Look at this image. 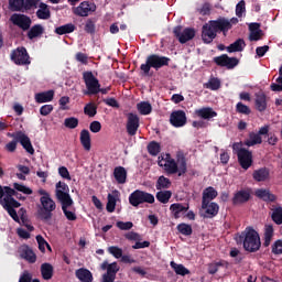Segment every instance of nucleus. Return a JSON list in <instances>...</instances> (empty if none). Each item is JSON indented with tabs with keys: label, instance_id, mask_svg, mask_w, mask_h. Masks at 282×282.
Returning a JSON list of instances; mask_svg holds the SVG:
<instances>
[{
	"label": "nucleus",
	"instance_id": "obj_1",
	"mask_svg": "<svg viewBox=\"0 0 282 282\" xmlns=\"http://www.w3.org/2000/svg\"><path fill=\"white\" fill-rule=\"evenodd\" d=\"M14 197H17V199H21L22 202H25V196L21 195L14 188L0 185V204L11 217V219L19 224V214H17V209L14 208H21V203L14 199Z\"/></svg>",
	"mask_w": 282,
	"mask_h": 282
},
{
	"label": "nucleus",
	"instance_id": "obj_2",
	"mask_svg": "<svg viewBox=\"0 0 282 282\" xmlns=\"http://www.w3.org/2000/svg\"><path fill=\"white\" fill-rule=\"evenodd\" d=\"M229 30H231V25L227 18L219 17L217 20H209L202 28V41L205 45H210L220 32L224 36H228Z\"/></svg>",
	"mask_w": 282,
	"mask_h": 282
},
{
	"label": "nucleus",
	"instance_id": "obj_3",
	"mask_svg": "<svg viewBox=\"0 0 282 282\" xmlns=\"http://www.w3.org/2000/svg\"><path fill=\"white\" fill-rule=\"evenodd\" d=\"M158 164L164 169L165 173L169 175H175L177 173L178 177L186 175V172L188 171L186 156H184L183 153L176 155V161L171 158V154H166L165 159L164 156H159Z\"/></svg>",
	"mask_w": 282,
	"mask_h": 282
},
{
	"label": "nucleus",
	"instance_id": "obj_4",
	"mask_svg": "<svg viewBox=\"0 0 282 282\" xmlns=\"http://www.w3.org/2000/svg\"><path fill=\"white\" fill-rule=\"evenodd\" d=\"M238 243H242L247 252H258L261 248L259 232L252 227H247L237 238Z\"/></svg>",
	"mask_w": 282,
	"mask_h": 282
},
{
	"label": "nucleus",
	"instance_id": "obj_5",
	"mask_svg": "<svg viewBox=\"0 0 282 282\" xmlns=\"http://www.w3.org/2000/svg\"><path fill=\"white\" fill-rule=\"evenodd\" d=\"M170 63L171 58L167 56L150 54L147 56L145 63L140 66L142 76H149L151 69H155V72H158L159 69H162V67H169Z\"/></svg>",
	"mask_w": 282,
	"mask_h": 282
},
{
	"label": "nucleus",
	"instance_id": "obj_6",
	"mask_svg": "<svg viewBox=\"0 0 282 282\" xmlns=\"http://www.w3.org/2000/svg\"><path fill=\"white\" fill-rule=\"evenodd\" d=\"M40 202L41 207L37 209V217L42 221H50V219H52V213L56 210V202H54L51 196L41 197Z\"/></svg>",
	"mask_w": 282,
	"mask_h": 282
},
{
	"label": "nucleus",
	"instance_id": "obj_7",
	"mask_svg": "<svg viewBox=\"0 0 282 282\" xmlns=\"http://www.w3.org/2000/svg\"><path fill=\"white\" fill-rule=\"evenodd\" d=\"M129 204L138 208L140 204H155V196L145 191L135 189L129 195Z\"/></svg>",
	"mask_w": 282,
	"mask_h": 282
},
{
	"label": "nucleus",
	"instance_id": "obj_8",
	"mask_svg": "<svg viewBox=\"0 0 282 282\" xmlns=\"http://www.w3.org/2000/svg\"><path fill=\"white\" fill-rule=\"evenodd\" d=\"M83 80L86 86V90H84V96H96L100 94V82L96 76H94L93 72H84Z\"/></svg>",
	"mask_w": 282,
	"mask_h": 282
},
{
	"label": "nucleus",
	"instance_id": "obj_9",
	"mask_svg": "<svg viewBox=\"0 0 282 282\" xmlns=\"http://www.w3.org/2000/svg\"><path fill=\"white\" fill-rule=\"evenodd\" d=\"M10 21L14 25H17V28L22 30V32H28V30L32 28V19L29 15L23 13H13L10 17Z\"/></svg>",
	"mask_w": 282,
	"mask_h": 282
},
{
	"label": "nucleus",
	"instance_id": "obj_10",
	"mask_svg": "<svg viewBox=\"0 0 282 282\" xmlns=\"http://www.w3.org/2000/svg\"><path fill=\"white\" fill-rule=\"evenodd\" d=\"M11 61L15 65H30L32 62L30 61V54H28V50L25 47H18L15 51L11 53Z\"/></svg>",
	"mask_w": 282,
	"mask_h": 282
},
{
	"label": "nucleus",
	"instance_id": "obj_11",
	"mask_svg": "<svg viewBox=\"0 0 282 282\" xmlns=\"http://www.w3.org/2000/svg\"><path fill=\"white\" fill-rule=\"evenodd\" d=\"M55 196L61 202V204L72 202V196L69 195V185L65 182H58L55 185Z\"/></svg>",
	"mask_w": 282,
	"mask_h": 282
},
{
	"label": "nucleus",
	"instance_id": "obj_12",
	"mask_svg": "<svg viewBox=\"0 0 282 282\" xmlns=\"http://www.w3.org/2000/svg\"><path fill=\"white\" fill-rule=\"evenodd\" d=\"M213 61L218 67H226L227 69H235L239 65V58L230 57L228 54L216 56Z\"/></svg>",
	"mask_w": 282,
	"mask_h": 282
},
{
	"label": "nucleus",
	"instance_id": "obj_13",
	"mask_svg": "<svg viewBox=\"0 0 282 282\" xmlns=\"http://www.w3.org/2000/svg\"><path fill=\"white\" fill-rule=\"evenodd\" d=\"M173 33L182 44L188 43V41H193V39H195V29L187 28L182 32V25H177L174 28Z\"/></svg>",
	"mask_w": 282,
	"mask_h": 282
},
{
	"label": "nucleus",
	"instance_id": "obj_14",
	"mask_svg": "<svg viewBox=\"0 0 282 282\" xmlns=\"http://www.w3.org/2000/svg\"><path fill=\"white\" fill-rule=\"evenodd\" d=\"M128 135H135L138 133V129H140V117L135 113H128V121L126 124Z\"/></svg>",
	"mask_w": 282,
	"mask_h": 282
},
{
	"label": "nucleus",
	"instance_id": "obj_15",
	"mask_svg": "<svg viewBox=\"0 0 282 282\" xmlns=\"http://www.w3.org/2000/svg\"><path fill=\"white\" fill-rule=\"evenodd\" d=\"M238 163L245 171L252 166V152L249 150H240L237 152Z\"/></svg>",
	"mask_w": 282,
	"mask_h": 282
},
{
	"label": "nucleus",
	"instance_id": "obj_16",
	"mask_svg": "<svg viewBox=\"0 0 282 282\" xmlns=\"http://www.w3.org/2000/svg\"><path fill=\"white\" fill-rule=\"evenodd\" d=\"M170 124L180 129V127H184L186 124V112L184 110H175L170 116Z\"/></svg>",
	"mask_w": 282,
	"mask_h": 282
},
{
	"label": "nucleus",
	"instance_id": "obj_17",
	"mask_svg": "<svg viewBox=\"0 0 282 282\" xmlns=\"http://www.w3.org/2000/svg\"><path fill=\"white\" fill-rule=\"evenodd\" d=\"M90 12H96V3L84 1L76 9L75 14L77 17H89Z\"/></svg>",
	"mask_w": 282,
	"mask_h": 282
},
{
	"label": "nucleus",
	"instance_id": "obj_18",
	"mask_svg": "<svg viewBox=\"0 0 282 282\" xmlns=\"http://www.w3.org/2000/svg\"><path fill=\"white\" fill-rule=\"evenodd\" d=\"M189 208H191V205H188V203L186 204L174 203L170 206V210L173 214L174 219H180L181 214L188 213Z\"/></svg>",
	"mask_w": 282,
	"mask_h": 282
},
{
	"label": "nucleus",
	"instance_id": "obj_19",
	"mask_svg": "<svg viewBox=\"0 0 282 282\" xmlns=\"http://www.w3.org/2000/svg\"><path fill=\"white\" fill-rule=\"evenodd\" d=\"M256 197H258V199H262V202H265L267 204L274 203L278 199L276 195L272 194L270 189L265 188L257 189Z\"/></svg>",
	"mask_w": 282,
	"mask_h": 282
},
{
	"label": "nucleus",
	"instance_id": "obj_20",
	"mask_svg": "<svg viewBox=\"0 0 282 282\" xmlns=\"http://www.w3.org/2000/svg\"><path fill=\"white\" fill-rule=\"evenodd\" d=\"M248 202H250V191L248 189H240L236 192L232 197L234 206H237L239 204H246Z\"/></svg>",
	"mask_w": 282,
	"mask_h": 282
},
{
	"label": "nucleus",
	"instance_id": "obj_21",
	"mask_svg": "<svg viewBox=\"0 0 282 282\" xmlns=\"http://www.w3.org/2000/svg\"><path fill=\"white\" fill-rule=\"evenodd\" d=\"M20 256L29 263H36V253H34V250H32L28 245L21 247Z\"/></svg>",
	"mask_w": 282,
	"mask_h": 282
},
{
	"label": "nucleus",
	"instance_id": "obj_22",
	"mask_svg": "<svg viewBox=\"0 0 282 282\" xmlns=\"http://www.w3.org/2000/svg\"><path fill=\"white\" fill-rule=\"evenodd\" d=\"M202 208L205 210V215L208 219H213V217L219 215V204L217 203H206V206L202 203Z\"/></svg>",
	"mask_w": 282,
	"mask_h": 282
},
{
	"label": "nucleus",
	"instance_id": "obj_23",
	"mask_svg": "<svg viewBox=\"0 0 282 282\" xmlns=\"http://www.w3.org/2000/svg\"><path fill=\"white\" fill-rule=\"evenodd\" d=\"M217 195H219V193L217 192V189H215V187L208 186L207 188H205L203 191V198H202L203 206L206 207V203H210L213 202V199H217Z\"/></svg>",
	"mask_w": 282,
	"mask_h": 282
},
{
	"label": "nucleus",
	"instance_id": "obj_24",
	"mask_svg": "<svg viewBox=\"0 0 282 282\" xmlns=\"http://www.w3.org/2000/svg\"><path fill=\"white\" fill-rule=\"evenodd\" d=\"M252 177L254 182H268V180H270V169L260 167L258 170H254L252 173Z\"/></svg>",
	"mask_w": 282,
	"mask_h": 282
},
{
	"label": "nucleus",
	"instance_id": "obj_25",
	"mask_svg": "<svg viewBox=\"0 0 282 282\" xmlns=\"http://www.w3.org/2000/svg\"><path fill=\"white\" fill-rule=\"evenodd\" d=\"M270 217L273 224L276 226H282V206L281 205H273L270 208Z\"/></svg>",
	"mask_w": 282,
	"mask_h": 282
},
{
	"label": "nucleus",
	"instance_id": "obj_26",
	"mask_svg": "<svg viewBox=\"0 0 282 282\" xmlns=\"http://www.w3.org/2000/svg\"><path fill=\"white\" fill-rule=\"evenodd\" d=\"M75 276L82 282H94V274L85 268L77 269L75 271Z\"/></svg>",
	"mask_w": 282,
	"mask_h": 282
},
{
	"label": "nucleus",
	"instance_id": "obj_27",
	"mask_svg": "<svg viewBox=\"0 0 282 282\" xmlns=\"http://www.w3.org/2000/svg\"><path fill=\"white\" fill-rule=\"evenodd\" d=\"M18 142H20L21 147L26 151V153H30V155H34V147H32V141L30 140V137L22 132L20 135V139H18Z\"/></svg>",
	"mask_w": 282,
	"mask_h": 282
},
{
	"label": "nucleus",
	"instance_id": "obj_28",
	"mask_svg": "<svg viewBox=\"0 0 282 282\" xmlns=\"http://www.w3.org/2000/svg\"><path fill=\"white\" fill-rule=\"evenodd\" d=\"M79 140L85 151H91V134L89 133V130L87 129L82 130Z\"/></svg>",
	"mask_w": 282,
	"mask_h": 282
},
{
	"label": "nucleus",
	"instance_id": "obj_29",
	"mask_svg": "<svg viewBox=\"0 0 282 282\" xmlns=\"http://www.w3.org/2000/svg\"><path fill=\"white\" fill-rule=\"evenodd\" d=\"M54 100V90H47L43 93H37L35 95V102L43 105V102H52Z\"/></svg>",
	"mask_w": 282,
	"mask_h": 282
},
{
	"label": "nucleus",
	"instance_id": "obj_30",
	"mask_svg": "<svg viewBox=\"0 0 282 282\" xmlns=\"http://www.w3.org/2000/svg\"><path fill=\"white\" fill-rule=\"evenodd\" d=\"M119 195L120 192H118V189H115L112 194H108V202L106 205V210L108 213H113L116 210V203L118 202Z\"/></svg>",
	"mask_w": 282,
	"mask_h": 282
},
{
	"label": "nucleus",
	"instance_id": "obj_31",
	"mask_svg": "<svg viewBox=\"0 0 282 282\" xmlns=\"http://www.w3.org/2000/svg\"><path fill=\"white\" fill-rule=\"evenodd\" d=\"M113 177L118 184H127V169L122 166L115 167Z\"/></svg>",
	"mask_w": 282,
	"mask_h": 282
},
{
	"label": "nucleus",
	"instance_id": "obj_32",
	"mask_svg": "<svg viewBox=\"0 0 282 282\" xmlns=\"http://www.w3.org/2000/svg\"><path fill=\"white\" fill-rule=\"evenodd\" d=\"M40 270L42 279H44V281H50L52 276H54V265H52L51 263H42Z\"/></svg>",
	"mask_w": 282,
	"mask_h": 282
},
{
	"label": "nucleus",
	"instance_id": "obj_33",
	"mask_svg": "<svg viewBox=\"0 0 282 282\" xmlns=\"http://www.w3.org/2000/svg\"><path fill=\"white\" fill-rule=\"evenodd\" d=\"M196 116L198 118H203V120H210V118H217V111L213 110V108H200L196 110Z\"/></svg>",
	"mask_w": 282,
	"mask_h": 282
},
{
	"label": "nucleus",
	"instance_id": "obj_34",
	"mask_svg": "<svg viewBox=\"0 0 282 282\" xmlns=\"http://www.w3.org/2000/svg\"><path fill=\"white\" fill-rule=\"evenodd\" d=\"M44 32L45 29L43 28V25L35 24L29 29L28 39H30V41H33V39H39V36H43Z\"/></svg>",
	"mask_w": 282,
	"mask_h": 282
},
{
	"label": "nucleus",
	"instance_id": "obj_35",
	"mask_svg": "<svg viewBox=\"0 0 282 282\" xmlns=\"http://www.w3.org/2000/svg\"><path fill=\"white\" fill-rule=\"evenodd\" d=\"M246 47V41L243 39H238L234 43H231L229 46H227V52L229 54H232L235 52H243Z\"/></svg>",
	"mask_w": 282,
	"mask_h": 282
},
{
	"label": "nucleus",
	"instance_id": "obj_36",
	"mask_svg": "<svg viewBox=\"0 0 282 282\" xmlns=\"http://www.w3.org/2000/svg\"><path fill=\"white\" fill-rule=\"evenodd\" d=\"M69 206H74V200L62 203V210L68 221H76L78 217L76 216V213L68 210Z\"/></svg>",
	"mask_w": 282,
	"mask_h": 282
},
{
	"label": "nucleus",
	"instance_id": "obj_37",
	"mask_svg": "<svg viewBox=\"0 0 282 282\" xmlns=\"http://www.w3.org/2000/svg\"><path fill=\"white\" fill-rule=\"evenodd\" d=\"M256 109L260 112H263L265 109H268V99L265 98V94L256 95Z\"/></svg>",
	"mask_w": 282,
	"mask_h": 282
},
{
	"label": "nucleus",
	"instance_id": "obj_38",
	"mask_svg": "<svg viewBox=\"0 0 282 282\" xmlns=\"http://www.w3.org/2000/svg\"><path fill=\"white\" fill-rule=\"evenodd\" d=\"M39 8L40 9L36 11L37 19L47 21V19H50V17H52V13L50 12V8H47V4L45 2H41Z\"/></svg>",
	"mask_w": 282,
	"mask_h": 282
},
{
	"label": "nucleus",
	"instance_id": "obj_39",
	"mask_svg": "<svg viewBox=\"0 0 282 282\" xmlns=\"http://www.w3.org/2000/svg\"><path fill=\"white\" fill-rule=\"evenodd\" d=\"M219 268H228V262L226 260H220L218 262H212L207 265L208 274H217Z\"/></svg>",
	"mask_w": 282,
	"mask_h": 282
},
{
	"label": "nucleus",
	"instance_id": "obj_40",
	"mask_svg": "<svg viewBox=\"0 0 282 282\" xmlns=\"http://www.w3.org/2000/svg\"><path fill=\"white\" fill-rule=\"evenodd\" d=\"M272 237H274V226L265 225L264 226V248H268L272 242Z\"/></svg>",
	"mask_w": 282,
	"mask_h": 282
},
{
	"label": "nucleus",
	"instance_id": "obj_41",
	"mask_svg": "<svg viewBox=\"0 0 282 282\" xmlns=\"http://www.w3.org/2000/svg\"><path fill=\"white\" fill-rule=\"evenodd\" d=\"M170 265L178 276H186L187 274H191V270L186 269L184 264H178L175 263V261H172Z\"/></svg>",
	"mask_w": 282,
	"mask_h": 282
},
{
	"label": "nucleus",
	"instance_id": "obj_42",
	"mask_svg": "<svg viewBox=\"0 0 282 282\" xmlns=\"http://www.w3.org/2000/svg\"><path fill=\"white\" fill-rule=\"evenodd\" d=\"M76 31V25L72 23L64 24L62 26H57L55 29V34L63 36V34H72V32Z\"/></svg>",
	"mask_w": 282,
	"mask_h": 282
},
{
	"label": "nucleus",
	"instance_id": "obj_43",
	"mask_svg": "<svg viewBox=\"0 0 282 282\" xmlns=\"http://www.w3.org/2000/svg\"><path fill=\"white\" fill-rule=\"evenodd\" d=\"M261 142H263V140L261 139V135L251 132L249 133V139H247L243 144L245 147H254V144H261Z\"/></svg>",
	"mask_w": 282,
	"mask_h": 282
},
{
	"label": "nucleus",
	"instance_id": "obj_44",
	"mask_svg": "<svg viewBox=\"0 0 282 282\" xmlns=\"http://www.w3.org/2000/svg\"><path fill=\"white\" fill-rule=\"evenodd\" d=\"M162 151V145L158 141H151L148 144V153H150L153 158L156 155H160V152Z\"/></svg>",
	"mask_w": 282,
	"mask_h": 282
},
{
	"label": "nucleus",
	"instance_id": "obj_45",
	"mask_svg": "<svg viewBox=\"0 0 282 282\" xmlns=\"http://www.w3.org/2000/svg\"><path fill=\"white\" fill-rule=\"evenodd\" d=\"M171 197H173V193L171 191H160L156 193V199L161 204H169Z\"/></svg>",
	"mask_w": 282,
	"mask_h": 282
},
{
	"label": "nucleus",
	"instance_id": "obj_46",
	"mask_svg": "<svg viewBox=\"0 0 282 282\" xmlns=\"http://www.w3.org/2000/svg\"><path fill=\"white\" fill-rule=\"evenodd\" d=\"M138 111L141 116H149L151 111H153V107L149 104V101H141L137 105Z\"/></svg>",
	"mask_w": 282,
	"mask_h": 282
},
{
	"label": "nucleus",
	"instance_id": "obj_47",
	"mask_svg": "<svg viewBox=\"0 0 282 282\" xmlns=\"http://www.w3.org/2000/svg\"><path fill=\"white\" fill-rule=\"evenodd\" d=\"M176 229L181 235H184V237H191V235H193V227L186 223L178 224Z\"/></svg>",
	"mask_w": 282,
	"mask_h": 282
},
{
	"label": "nucleus",
	"instance_id": "obj_48",
	"mask_svg": "<svg viewBox=\"0 0 282 282\" xmlns=\"http://www.w3.org/2000/svg\"><path fill=\"white\" fill-rule=\"evenodd\" d=\"M84 113L85 116H88L89 118H94L96 113H98V106L94 102H89L84 107Z\"/></svg>",
	"mask_w": 282,
	"mask_h": 282
},
{
	"label": "nucleus",
	"instance_id": "obj_49",
	"mask_svg": "<svg viewBox=\"0 0 282 282\" xmlns=\"http://www.w3.org/2000/svg\"><path fill=\"white\" fill-rule=\"evenodd\" d=\"M162 188H171V180L166 176H160L156 181V191H162Z\"/></svg>",
	"mask_w": 282,
	"mask_h": 282
},
{
	"label": "nucleus",
	"instance_id": "obj_50",
	"mask_svg": "<svg viewBox=\"0 0 282 282\" xmlns=\"http://www.w3.org/2000/svg\"><path fill=\"white\" fill-rule=\"evenodd\" d=\"M24 0H9V8L12 12H23Z\"/></svg>",
	"mask_w": 282,
	"mask_h": 282
},
{
	"label": "nucleus",
	"instance_id": "obj_51",
	"mask_svg": "<svg viewBox=\"0 0 282 282\" xmlns=\"http://www.w3.org/2000/svg\"><path fill=\"white\" fill-rule=\"evenodd\" d=\"M86 34H96V19H88L84 26Z\"/></svg>",
	"mask_w": 282,
	"mask_h": 282
},
{
	"label": "nucleus",
	"instance_id": "obj_52",
	"mask_svg": "<svg viewBox=\"0 0 282 282\" xmlns=\"http://www.w3.org/2000/svg\"><path fill=\"white\" fill-rule=\"evenodd\" d=\"M41 0H24L23 2V12H28L30 10H34L39 8V3Z\"/></svg>",
	"mask_w": 282,
	"mask_h": 282
},
{
	"label": "nucleus",
	"instance_id": "obj_53",
	"mask_svg": "<svg viewBox=\"0 0 282 282\" xmlns=\"http://www.w3.org/2000/svg\"><path fill=\"white\" fill-rule=\"evenodd\" d=\"M13 191H19V193H23L24 195H32V188L20 183H13Z\"/></svg>",
	"mask_w": 282,
	"mask_h": 282
},
{
	"label": "nucleus",
	"instance_id": "obj_54",
	"mask_svg": "<svg viewBox=\"0 0 282 282\" xmlns=\"http://www.w3.org/2000/svg\"><path fill=\"white\" fill-rule=\"evenodd\" d=\"M236 111L237 113H243L245 116H250V113H252V110H250V107H248L243 102H238L236 105Z\"/></svg>",
	"mask_w": 282,
	"mask_h": 282
},
{
	"label": "nucleus",
	"instance_id": "obj_55",
	"mask_svg": "<svg viewBox=\"0 0 282 282\" xmlns=\"http://www.w3.org/2000/svg\"><path fill=\"white\" fill-rule=\"evenodd\" d=\"M64 127L66 129H76L78 127V118L76 117H69L64 120Z\"/></svg>",
	"mask_w": 282,
	"mask_h": 282
},
{
	"label": "nucleus",
	"instance_id": "obj_56",
	"mask_svg": "<svg viewBox=\"0 0 282 282\" xmlns=\"http://www.w3.org/2000/svg\"><path fill=\"white\" fill-rule=\"evenodd\" d=\"M221 87V80L219 78H210L207 84V89H212V91H217Z\"/></svg>",
	"mask_w": 282,
	"mask_h": 282
},
{
	"label": "nucleus",
	"instance_id": "obj_57",
	"mask_svg": "<svg viewBox=\"0 0 282 282\" xmlns=\"http://www.w3.org/2000/svg\"><path fill=\"white\" fill-rule=\"evenodd\" d=\"M35 239L39 243V249L41 250V252H45V246H47L48 250H52V248L50 247V243H47V240H45L43 236L37 235Z\"/></svg>",
	"mask_w": 282,
	"mask_h": 282
},
{
	"label": "nucleus",
	"instance_id": "obj_58",
	"mask_svg": "<svg viewBox=\"0 0 282 282\" xmlns=\"http://www.w3.org/2000/svg\"><path fill=\"white\" fill-rule=\"evenodd\" d=\"M272 254H282V239H278L271 246Z\"/></svg>",
	"mask_w": 282,
	"mask_h": 282
},
{
	"label": "nucleus",
	"instance_id": "obj_59",
	"mask_svg": "<svg viewBox=\"0 0 282 282\" xmlns=\"http://www.w3.org/2000/svg\"><path fill=\"white\" fill-rule=\"evenodd\" d=\"M108 252L115 257V259H121L122 257V249L116 246H111L108 248Z\"/></svg>",
	"mask_w": 282,
	"mask_h": 282
},
{
	"label": "nucleus",
	"instance_id": "obj_60",
	"mask_svg": "<svg viewBox=\"0 0 282 282\" xmlns=\"http://www.w3.org/2000/svg\"><path fill=\"white\" fill-rule=\"evenodd\" d=\"M117 228H119V230H131V228H133V223L132 221H122L119 220L116 223Z\"/></svg>",
	"mask_w": 282,
	"mask_h": 282
},
{
	"label": "nucleus",
	"instance_id": "obj_61",
	"mask_svg": "<svg viewBox=\"0 0 282 282\" xmlns=\"http://www.w3.org/2000/svg\"><path fill=\"white\" fill-rule=\"evenodd\" d=\"M243 12H246V1L241 0L237 6H236V17H243Z\"/></svg>",
	"mask_w": 282,
	"mask_h": 282
},
{
	"label": "nucleus",
	"instance_id": "obj_62",
	"mask_svg": "<svg viewBox=\"0 0 282 282\" xmlns=\"http://www.w3.org/2000/svg\"><path fill=\"white\" fill-rule=\"evenodd\" d=\"M100 129H102V124L100 121H93L90 122L89 130L91 133H100Z\"/></svg>",
	"mask_w": 282,
	"mask_h": 282
},
{
	"label": "nucleus",
	"instance_id": "obj_63",
	"mask_svg": "<svg viewBox=\"0 0 282 282\" xmlns=\"http://www.w3.org/2000/svg\"><path fill=\"white\" fill-rule=\"evenodd\" d=\"M52 111H54V106L52 105H44L40 108L41 116H50Z\"/></svg>",
	"mask_w": 282,
	"mask_h": 282
},
{
	"label": "nucleus",
	"instance_id": "obj_64",
	"mask_svg": "<svg viewBox=\"0 0 282 282\" xmlns=\"http://www.w3.org/2000/svg\"><path fill=\"white\" fill-rule=\"evenodd\" d=\"M19 282H32V273H30V271H23L20 275Z\"/></svg>",
	"mask_w": 282,
	"mask_h": 282
}]
</instances>
